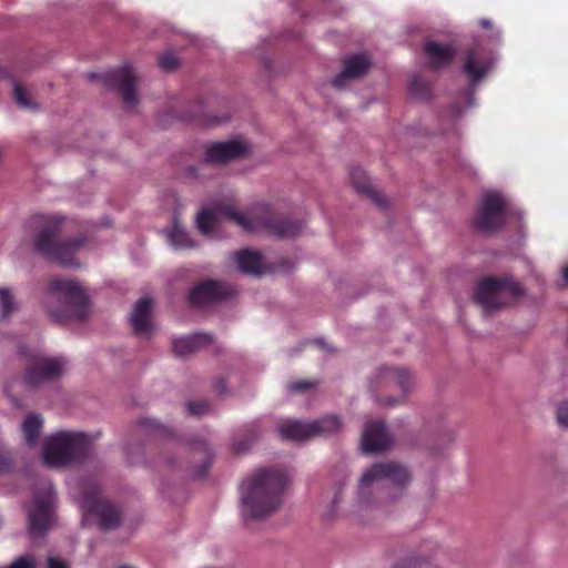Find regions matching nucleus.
Segmentation results:
<instances>
[{
	"label": "nucleus",
	"instance_id": "7",
	"mask_svg": "<svg viewBox=\"0 0 568 568\" xmlns=\"http://www.w3.org/2000/svg\"><path fill=\"white\" fill-rule=\"evenodd\" d=\"M55 491L50 480H41L29 509L28 532L32 538L42 537L52 524Z\"/></svg>",
	"mask_w": 568,
	"mask_h": 568
},
{
	"label": "nucleus",
	"instance_id": "25",
	"mask_svg": "<svg viewBox=\"0 0 568 568\" xmlns=\"http://www.w3.org/2000/svg\"><path fill=\"white\" fill-rule=\"evenodd\" d=\"M511 210V201L500 192L490 191L481 196L479 213H507Z\"/></svg>",
	"mask_w": 568,
	"mask_h": 568
},
{
	"label": "nucleus",
	"instance_id": "38",
	"mask_svg": "<svg viewBox=\"0 0 568 568\" xmlns=\"http://www.w3.org/2000/svg\"><path fill=\"white\" fill-rule=\"evenodd\" d=\"M240 493H241V516L244 521L247 519V511H248V488L246 487L245 483L243 481L240 486Z\"/></svg>",
	"mask_w": 568,
	"mask_h": 568
},
{
	"label": "nucleus",
	"instance_id": "45",
	"mask_svg": "<svg viewBox=\"0 0 568 568\" xmlns=\"http://www.w3.org/2000/svg\"><path fill=\"white\" fill-rule=\"evenodd\" d=\"M229 120L227 116L219 118V116H210L205 123L207 125H220Z\"/></svg>",
	"mask_w": 568,
	"mask_h": 568
},
{
	"label": "nucleus",
	"instance_id": "6",
	"mask_svg": "<svg viewBox=\"0 0 568 568\" xmlns=\"http://www.w3.org/2000/svg\"><path fill=\"white\" fill-rule=\"evenodd\" d=\"M72 485L73 489L79 491L75 499L85 516L94 515L99 527L103 530L119 527L122 520L120 508L102 498L95 481L90 478H79Z\"/></svg>",
	"mask_w": 568,
	"mask_h": 568
},
{
	"label": "nucleus",
	"instance_id": "10",
	"mask_svg": "<svg viewBox=\"0 0 568 568\" xmlns=\"http://www.w3.org/2000/svg\"><path fill=\"white\" fill-rule=\"evenodd\" d=\"M87 78L90 81H101L109 89H118L126 109L131 110L136 106L139 101L138 78L131 65L125 64L105 73H88Z\"/></svg>",
	"mask_w": 568,
	"mask_h": 568
},
{
	"label": "nucleus",
	"instance_id": "1",
	"mask_svg": "<svg viewBox=\"0 0 568 568\" xmlns=\"http://www.w3.org/2000/svg\"><path fill=\"white\" fill-rule=\"evenodd\" d=\"M412 480L409 470L395 462L376 463L362 475L356 501L361 508H371L399 500Z\"/></svg>",
	"mask_w": 568,
	"mask_h": 568
},
{
	"label": "nucleus",
	"instance_id": "32",
	"mask_svg": "<svg viewBox=\"0 0 568 568\" xmlns=\"http://www.w3.org/2000/svg\"><path fill=\"white\" fill-rule=\"evenodd\" d=\"M270 266L263 261L262 255L257 251L251 250V275L261 276L270 272Z\"/></svg>",
	"mask_w": 568,
	"mask_h": 568
},
{
	"label": "nucleus",
	"instance_id": "53",
	"mask_svg": "<svg viewBox=\"0 0 568 568\" xmlns=\"http://www.w3.org/2000/svg\"><path fill=\"white\" fill-rule=\"evenodd\" d=\"M495 38H496L497 41H499V39H500V32L499 31L495 32Z\"/></svg>",
	"mask_w": 568,
	"mask_h": 568
},
{
	"label": "nucleus",
	"instance_id": "23",
	"mask_svg": "<svg viewBox=\"0 0 568 568\" xmlns=\"http://www.w3.org/2000/svg\"><path fill=\"white\" fill-rule=\"evenodd\" d=\"M424 52L434 69L442 68L450 62L456 53V49L449 44L428 41L424 47Z\"/></svg>",
	"mask_w": 568,
	"mask_h": 568
},
{
	"label": "nucleus",
	"instance_id": "9",
	"mask_svg": "<svg viewBox=\"0 0 568 568\" xmlns=\"http://www.w3.org/2000/svg\"><path fill=\"white\" fill-rule=\"evenodd\" d=\"M19 354L32 359V366L22 378V383L28 387H37L52 381L61 376L67 368V361L62 357H43L38 351L29 352L26 347H20Z\"/></svg>",
	"mask_w": 568,
	"mask_h": 568
},
{
	"label": "nucleus",
	"instance_id": "41",
	"mask_svg": "<svg viewBox=\"0 0 568 568\" xmlns=\"http://www.w3.org/2000/svg\"><path fill=\"white\" fill-rule=\"evenodd\" d=\"M314 385H315L314 383L306 382V381L295 382V383H292L288 385V389H290V392H304L306 389H310Z\"/></svg>",
	"mask_w": 568,
	"mask_h": 568
},
{
	"label": "nucleus",
	"instance_id": "33",
	"mask_svg": "<svg viewBox=\"0 0 568 568\" xmlns=\"http://www.w3.org/2000/svg\"><path fill=\"white\" fill-rule=\"evenodd\" d=\"M13 93L14 100L20 108L34 109V104L31 102L28 92L19 83L14 84Z\"/></svg>",
	"mask_w": 568,
	"mask_h": 568
},
{
	"label": "nucleus",
	"instance_id": "39",
	"mask_svg": "<svg viewBox=\"0 0 568 568\" xmlns=\"http://www.w3.org/2000/svg\"><path fill=\"white\" fill-rule=\"evenodd\" d=\"M557 419L561 427H568V400L558 406Z\"/></svg>",
	"mask_w": 568,
	"mask_h": 568
},
{
	"label": "nucleus",
	"instance_id": "26",
	"mask_svg": "<svg viewBox=\"0 0 568 568\" xmlns=\"http://www.w3.org/2000/svg\"><path fill=\"white\" fill-rule=\"evenodd\" d=\"M43 426V418L40 414L30 413L22 423V433L28 446H34L39 439Z\"/></svg>",
	"mask_w": 568,
	"mask_h": 568
},
{
	"label": "nucleus",
	"instance_id": "51",
	"mask_svg": "<svg viewBox=\"0 0 568 568\" xmlns=\"http://www.w3.org/2000/svg\"><path fill=\"white\" fill-rule=\"evenodd\" d=\"M474 105H475V99H474L473 93H470V94H469V97H468L467 106H468V108H471V106H474Z\"/></svg>",
	"mask_w": 568,
	"mask_h": 568
},
{
	"label": "nucleus",
	"instance_id": "16",
	"mask_svg": "<svg viewBox=\"0 0 568 568\" xmlns=\"http://www.w3.org/2000/svg\"><path fill=\"white\" fill-rule=\"evenodd\" d=\"M222 223L234 224L248 230V215H196V227L209 237L220 236L219 229Z\"/></svg>",
	"mask_w": 568,
	"mask_h": 568
},
{
	"label": "nucleus",
	"instance_id": "29",
	"mask_svg": "<svg viewBox=\"0 0 568 568\" xmlns=\"http://www.w3.org/2000/svg\"><path fill=\"white\" fill-rule=\"evenodd\" d=\"M504 215H477L474 225L477 230L488 233L497 230L503 223Z\"/></svg>",
	"mask_w": 568,
	"mask_h": 568
},
{
	"label": "nucleus",
	"instance_id": "42",
	"mask_svg": "<svg viewBox=\"0 0 568 568\" xmlns=\"http://www.w3.org/2000/svg\"><path fill=\"white\" fill-rule=\"evenodd\" d=\"M342 490H343V486H337L335 488L334 497L332 499V510H329V513L327 514V517L334 516L335 507L342 500Z\"/></svg>",
	"mask_w": 568,
	"mask_h": 568
},
{
	"label": "nucleus",
	"instance_id": "20",
	"mask_svg": "<svg viewBox=\"0 0 568 568\" xmlns=\"http://www.w3.org/2000/svg\"><path fill=\"white\" fill-rule=\"evenodd\" d=\"M213 342V336L206 333H193L190 335L175 337L172 341V348L176 356L186 357L194 352L209 346Z\"/></svg>",
	"mask_w": 568,
	"mask_h": 568
},
{
	"label": "nucleus",
	"instance_id": "54",
	"mask_svg": "<svg viewBox=\"0 0 568 568\" xmlns=\"http://www.w3.org/2000/svg\"><path fill=\"white\" fill-rule=\"evenodd\" d=\"M217 387L220 388V392H224V385H222V384L220 385L219 384Z\"/></svg>",
	"mask_w": 568,
	"mask_h": 568
},
{
	"label": "nucleus",
	"instance_id": "17",
	"mask_svg": "<svg viewBox=\"0 0 568 568\" xmlns=\"http://www.w3.org/2000/svg\"><path fill=\"white\" fill-rule=\"evenodd\" d=\"M392 445V438L383 422H369L362 435V448L365 453H378Z\"/></svg>",
	"mask_w": 568,
	"mask_h": 568
},
{
	"label": "nucleus",
	"instance_id": "21",
	"mask_svg": "<svg viewBox=\"0 0 568 568\" xmlns=\"http://www.w3.org/2000/svg\"><path fill=\"white\" fill-rule=\"evenodd\" d=\"M313 422L287 419L278 425L280 436L285 440L303 442L314 438Z\"/></svg>",
	"mask_w": 568,
	"mask_h": 568
},
{
	"label": "nucleus",
	"instance_id": "5",
	"mask_svg": "<svg viewBox=\"0 0 568 568\" xmlns=\"http://www.w3.org/2000/svg\"><path fill=\"white\" fill-rule=\"evenodd\" d=\"M92 439L84 433L58 432L47 437L43 460L50 467H60L80 462L90 452Z\"/></svg>",
	"mask_w": 568,
	"mask_h": 568
},
{
	"label": "nucleus",
	"instance_id": "2",
	"mask_svg": "<svg viewBox=\"0 0 568 568\" xmlns=\"http://www.w3.org/2000/svg\"><path fill=\"white\" fill-rule=\"evenodd\" d=\"M64 219L59 215H37L33 221V250L50 262L62 266H79L74 256L84 244L83 236L71 240L62 239Z\"/></svg>",
	"mask_w": 568,
	"mask_h": 568
},
{
	"label": "nucleus",
	"instance_id": "47",
	"mask_svg": "<svg viewBox=\"0 0 568 568\" xmlns=\"http://www.w3.org/2000/svg\"><path fill=\"white\" fill-rule=\"evenodd\" d=\"M462 113L460 109L457 108V106H454L452 110H450V115L452 118L455 120L459 114Z\"/></svg>",
	"mask_w": 568,
	"mask_h": 568
},
{
	"label": "nucleus",
	"instance_id": "14",
	"mask_svg": "<svg viewBox=\"0 0 568 568\" xmlns=\"http://www.w3.org/2000/svg\"><path fill=\"white\" fill-rule=\"evenodd\" d=\"M495 59L479 45L470 49L465 59L464 73L474 89L491 70Z\"/></svg>",
	"mask_w": 568,
	"mask_h": 568
},
{
	"label": "nucleus",
	"instance_id": "49",
	"mask_svg": "<svg viewBox=\"0 0 568 568\" xmlns=\"http://www.w3.org/2000/svg\"><path fill=\"white\" fill-rule=\"evenodd\" d=\"M479 24L483 27V28H490L491 27V21L488 20V19H480L479 20Z\"/></svg>",
	"mask_w": 568,
	"mask_h": 568
},
{
	"label": "nucleus",
	"instance_id": "15",
	"mask_svg": "<svg viewBox=\"0 0 568 568\" xmlns=\"http://www.w3.org/2000/svg\"><path fill=\"white\" fill-rule=\"evenodd\" d=\"M246 150L245 141L240 139L214 142L206 145L204 160L212 164L226 163L242 156Z\"/></svg>",
	"mask_w": 568,
	"mask_h": 568
},
{
	"label": "nucleus",
	"instance_id": "3",
	"mask_svg": "<svg viewBox=\"0 0 568 568\" xmlns=\"http://www.w3.org/2000/svg\"><path fill=\"white\" fill-rule=\"evenodd\" d=\"M291 475L282 468H258L251 476V519H263L282 505Z\"/></svg>",
	"mask_w": 568,
	"mask_h": 568
},
{
	"label": "nucleus",
	"instance_id": "18",
	"mask_svg": "<svg viewBox=\"0 0 568 568\" xmlns=\"http://www.w3.org/2000/svg\"><path fill=\"white\" fill-rule=\"evenodd\" d=\"M343 71L333 80V85L342 89L352 79L364 75L371 67V60L366 54L359 53L346 58L343 62Z\"/></svg>",
	"mask_w": 568,
	"mask_h": 568
},
{
	"label": "nucleus",
	"instance_id": "11",
	"mask_svg": "<svg viewBox=\"0 0 568 568\" xmlns=\"http://www.w3.org/2000/svg\"><path fill=\"white\" fill-rule=\"evenodd\" d=\"M237 290L230 284L216 280H207L193 286L189 292V303L194 307L224 301L235 296Z\"/></svg>",
	"mask_w": 568,
	"mask_h": 568
},
{
	"label": "nucleus",
	"instance_id": "27",
	"mask_svg": "<svg viewBox=\"0 0 568 568\" xmlns=\"http://www.w3.org/2000/svg\"><path fill=\"white\" fill-rule=\"evenodd\" d=\"M314 436H331L339 433L343 428L341 418L336 415H327L313 422Z\"/></svg>",
	"mask_w": 568,
	"mask_h": 568
},
{
	"label": "nucleus",
	"instance_id": "34",
	"mask_svg": "<svg viewBox=\"0 0 568 568\" xmlns=\"http://www.w3.org/2000/svg\"><path fill=\"white\" fill-rule=\"evenodd\" d=\"M410 94L416 98H426L429 92L428 84L419 78H413L409 84Z\"/></svg>",
	"mask_w": 568,
	"mask_h": 568
},
{
	"label": "nucleus",
	"instance_id": "35",
	"mask_svg": "<svg viewBox=\"0 0 568 568\" xmlns=\"http://www.w3.org/2000/svg\"><path fill=\"white\" fill-rule=\"evenodd\" d=\"M178 63H179V60H178L176 55L174 53H172V52L163 53L159 58V65L164 71H172V70H174L176 68Z\"/></svg>",
	"mask_w": 568,
	"mask_h": 568
},
{
	"label": "nucleus",
	"instance_id": "4",
	"mask_svg": "<svg viewBox=\"0 0 568 568\" xmlns=\"http://www.w3.org/2000/svg\"><path fill=\"white\" fill-rule=\"evenodd\" d=\"M44 308L57 323L70 318L82 320L88 308V296L77 281L57 277L48 285Z\"/></svg>",
	"mask_w": 568,
	"mask_h": 568
},
{
	"label": "nucleus",
	"instance_id": "30",
	"mask_svg": "<svg viewBox=\"0 0 568 568\" xmlns=\"http://www.w3.org/2000/svg\"><path fill=\"white\" fill-rule=\"evenodd\" d=\"M230 257L234 264L235 271L244 275L248 274V247H243L232 253Z\"/></svg>",
	"mask_w": 568,
	"mask_h": 568
},
{
	"label": "nucleus",
	"instance_id": "44",
	"mask_svg": "<svg viewBox=\"0 0 568 568\" xmlns=\"http://www.w3.org/2000/svg\"><path fill=\"white\" fill-rule=\"evenodd\" d=\"M197 213L205 214V213H236V212L232 207L227 206V207H223L221 210L201 209V210H199Z\"/></svg>",
	"mask_w": 568,
	"mask_h": 568
},
{
	"label": "nucleus",
	"instance_id": "40",
	"mask_svg": "<svg viewBox=\"0 0 568 568\" xmlns=\"http://www.w3.org/2000/svg\"><path fill=\"white\" fill-rule=\"evenodd\" d=\"M392 568H425V567H422L416 559H413L409 555L404 558V559H400L398 561H396Z\"/></svg>",
	"mask_w": 568,
	"mask_h": 568
},
{
	"label": "nucleus",
	"instance_id": "55",
	"mask_svg": "<svg viewBox=\"0 0 568 568\" xmlns=\"http://www.w3.org/2000/svg\"><path fill=\"white\" fill-rule=\"evenodd\" d=\"M317 343H318L322 347H324V343H323V341H322V339H317Z\"/></svg>",
	"mask_w": 568,
	"mask_h": 568
},
{
	"label": "nucleus",
	"instance_id": "50",
	"mask_svg": "<svg viewBox=\"0 0 568 568\" xmlns=\"http://www.w3.org/2000/svg\"><path fill=\"white\" fill-rule=\"evenodd\" d=\"M562 278L565 283L568 285V265L562 268Z\"/></svg>",
	"mask_w": 568,
	"mask_h": 568
},
{
	"label": "nucleus",
	"instance_id": "36",
	"mask_svg": "<svg viewBox=\"0 0 568 568\" xmlns=\"http://www.w3.org/2000/svg\"><path fill=\"white\" fill-rule=\"evenodd\" d=\"M165 207L164 210L171 211V213H176L178 211L183 209V205L181 203V200L176 195L175 192L170 191L168 194H165Z\"/></svg>",
	"mask_w": 568,
	"mask_h": 568
},
{
	"label": "nucleus",
	"instance_id": "46",
	"mask_svg": "<svg viewBox=\"0 0 568 568\" xmlns=\"http://www.w3.org/2000/svg\"><path fill=\"white\" fill-rule=\"evenodd\" d=\"M140 425H141L142 427H144V428H148V429H149V428H150V429H152V428H154V429H155V428H158V427H159V425L155 423V420H154V419H151V418H144V419H142V420L140 422Z\"/></svg>",
	"mask_w": 568,
	"mask_h": 568
},
{
	"label": "nucleus",
	"instance_id": "22",
	"mask_svg": "<svg viewBox=\"0 0 568 568\" xmlns=\"http://www.w3.org/2000/svg\"><path fill=\"white\" fill-rule=\"evenodd\" d=\"M266 221L268 233L277 237H292L300 233L302 225L290 215H268Z\"/></svg>",
	"mask_w": 568,
	"mask_h": 568
},
{
	"label": "nucleus",
	"instance_id": "13",
	"mask_svg": "<svg viewBox=\"0 0 568 568\" xmlns=\"http://www.w3.org/2000/svg\"><path fill=\"white\" fill-rule=\"evenodd\" d=\"M349 182L355 191L372 201L376 209L388 210L393 207V200L375 189L364 169L359 166L352 168L349 171Z\"/></svg>",
	"mask_w": 568,
	"mask_h": 568
},
{
	"label": "nucleus",
	"instance_id": "37",
	"mask_svg": "<svg viewBox=\"0 0 568 568\" xmlns=\"http://www.w3.org/2000/svg\"><path fill=\"white\" fill-rule=\"evenodd\" d=\"M186 409L190 415H204L209 412L210 407L209 404L204 400H197V402H189L186 404Z\"/></svg>",
	"mask_w": 568,
	"mask_h": 568
},
{
	"label": "nucleus",
	"instance_id": "52",
	"mask_svg": "<svg viewBox=\"0 0 568 568\" xmlns=\"http://www.w3.org/2000/svg\"><path fill=\"white\" fill-rule=\"evenodd\" d=\"M6 468H7L6 463H4V462H1V465H0V471H3Z\"/></svg>",
	"mask_w": 568,
	"mask_h": 568
},
{
	"label": "nucleus",
	"instance_id": "28",
	"mask_svg": "<svg viewBox=\"0 0 568 568\" xmlns=\"http://www.w3.org/2000/svg\"><path fill=\"white\" fill-rule=\"evenodd\" d=\"M439 551V545L434 540H424L417 548L409 555L416 559L422 567L433 565L430 560Z\"/></svg>",
	"mask_w": 568,
	"mask_h": 568
},
{
	"label": "nucleus",
	"instance_id": "8",
	"mask_svg": "<svg viewBox=\"0 0 568 568\" xmlns=\"http://www.w3.org/2000/svg\"><path fill=\"white\" fill-rule=\"evenodd\" d=\"M521 295L518 283L487 277L477 285L475 302L486 311L498 310Z\"/></svg>",
	"mask_w": 568,
	"mask_h": 568
},
{
	"label": "nucleus",
	"instance_id": "48",
	"mask_svg": "<svg viewBox=\"0 0 568 568\" xmlns=\"http://www.w3.org/2000/svg\"><path fill=\"white\" fill-rule=\"evenodd\" d=\"M398 402H399V399H398V398H388L384 405H385V406H388V407H393V406H394V405H396Z\"/></svg>",
	"mask_w": 568,
	"mask_h": 568
},
{
	"label": "nucleus",
	"instance_id": "24",
	"mask_svg": "<svg viewBox=\"0 0 568 568\" xmlns=\"http://www.w3.org/2000/svg\"><path fill=\"white\" fill-rule=\"evenodd\" d=\"M169 245L174 250L193 248L196 243L190 237L187 231L179 223L176 216L170 227L162 230Z\"/></svg>",
	"mask_w": 568,
	"mask_h": 568
},
{
	"label": "nucleus",
	"instance_id": "19",
	"mask_svg": "<svg viewBox=\"0 0 568 568\" xmlns=\"http://www.w3.org/2000/svg\"><path fill=\"white\" fill-rule=\"evenodd\" d=\"M153 300L149 296L140 298L130 315V324L135 334L146 335L152 328L151 310Z\"/></svg>",
	"mask_w": 568,
	"mask_h": 568
},
{
	"label": "nucleus",
	"instance_id": "31",
	"mask_svg": "<svg viewBox=\"0 0 568 568\" xmlns=\"http://www.w3.org/2000/svg\"><path fill=\"white\" fill-rule=\"evenodd\" d=\"M16 310L12 294L7 288H0V318L6 320Z\"/></svg>",
	"mask_w": 568,
	"mask_h": 568
},
{
	"label": "nucleus",
	"instance_id": "12",
	"mask_svg": "<svg viewBox=\"0 0 568 568\" xmlns=\"http://www.w3.org/2000/svg\"><path fill=\"white\" fill-rule=\"evenodd\" d=\"M414 385V378L409 371L403 367H381L371 379L373 390L398 387L405 395Z\"/></svg>",
	"mask_w": 568,
	"mask_h": 568
},
{
	"label": "nucleus",
	"instance_id": "43",
	"mask_svg": "<svg viewBox=\"0 0 568 568\" xmlns=\"http://www.w3.org/2000/svg\"><path fill=\"white\" fill-rule=\"evenodd\" d=\"M48 568H68V566L62 560L50 557L48 559Z\"/></svg>",
	"mask_w": 568,
	"mask_h": 568
}]
</instances>
